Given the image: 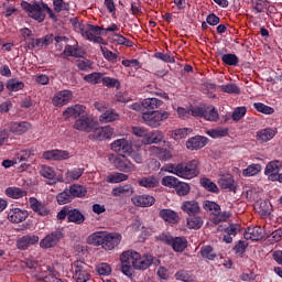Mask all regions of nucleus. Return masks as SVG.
Instances as JSON below:
<instances>
[{"label":"nucleus","mask_w":282,"mask_h":282,"mask_svg":"<svg viewBox=\"0 0 282 282\" xmlns=\"http://www.w3.org/2000/svg\"><path fill=\"white\" fill-rule=\"evenodd\" d=\"M101 83L105 87H120V80L113 78V77H105V75H102L101 77Z\"/></svg>","instance_id":"nucleus-62"},{"label":"nucleus","mask_w":282,"mask_h":282,"mask_svg":"<svg viewBox=\"0 0 282 282\" xmlns=\"http://www.w3.org/2000/svg\"><path fill=\"white\" fill-rule=\"evenodd\" d=\"M218 184L225 191H235V178L231 174L223 175L218 180Z\"/></svg>","instance_id":"nucleus-35"},{"label":"nucleus","mask_w":282,"mask_h":282,"mask_svg":"<svg viewBox=\"0 0 282 282\" xmlns=\"http://www.w3.org/2000/svg\"><path fill=\"white\" fill-rule=\"evenodd\" d=\"M39 243V236L36 235H26L17 240L18 250H28L30 246Z\"/></svg>","instance_id":"nucleus-18"},{"label":"nucleus","mask_w":282,"mask_h":282,"mask_svg":"<svg viewBox=\"0 0 282 282\" xmlns=\"http://www.w3.org/2000/svg\"><path fill=\"white\" fill-rule=\"evenodd\" d=\"M127 180H129V175L120 172L111 173L106 178L108 184H120V182H127Z\"/></svg>","instance_id":"nucleus-42"},{"label":"nucleus","mask_w":282,"mask_h":282,"mask_svg":"<svg viewBox=\"0 0 282 282\" xmlns=\"http://www.w3.org/2000/svg\"><path fill=\"white\" fill-rule=\"evenodd\" d=\"M8 91H21V89L25 88V83L15 79V78H11L9 80H7V85H6Z\"/></svg>","instance_id":"nucleus-46"},{"label":"nucleus","mask_w":282,"mask_h":282,"mask_svg":"<svg viewBox=\"0 0 282 282\" xmlns=\"http://www.w3.org/2000/svg\"><path fill=\"white\" fill-rule=\"evenodd\" d=\"M31 129L32 124L28 121L12 122L10 124V132L14 133V135H23V133H28Z\"/></svg>","instance_id":"nucleus-27"},{"label":"nucleus","mask_w":282,"mask_h":282,"mask_svg":"<svg viewBox=\"0 0 282 282\" xmlns=\"http://www.w3.org/2000/svg\"><path fill=\"white\" fill-rule=\"evenodd\" d=\"M70 272L75 282H87L91 279V267L83 260L72 262Z\"/></svg>","instance_id":"nucleus-4"},{"label":"nucleus","mask_w":282,"mask_h":282,"mask_svg":"<svg viewBox=\"0 0 282 282\" xmlns=\"http://www.w3.org/2000/svg\"><path fill=\"white\" fill-rule=\"evenodd\" d=\"M101 53L104 54V57L106 61H109V63H117L118 62V54L109 51V48L105 46H100Z\"/></svg>","instance_id":"nucleus-59"},{"label":"nucleus","mask_w":282,"mask_h":282,"mask_svg":"<svg viewBox=\"0 0 282 282\" xmlns=\"http://www.w3.org/2000/svg\"><path fill=\"white\" fill-rule=\"evenodd\" d=\"M72 98H74L72 90H61L54 95L52 104L54 107H65V105H69Z\"/></svg>","instance_id":"nucleus-15"},{"label":"nucleus","mask_w":282,"mask_h":282,"mask_svg":"<svg viewBox=\"0 0 282 282\" xmlns=\"http://www.w3.org/2000/svg\"><path fill=\"white\" fill-rule=\"evenodd\" d=\"M67 217V220L69 224H77V226H80V224H85V214L80 212L77 208H72L69 206H64L58 213H57V219L59 221H63Z\"/></svg>","instance_id":"nucleus-6"},{"label":"nucleus","mask_w":282,"mask_h":282,"mask_svg":"<svg viewBox=\"0 0 282 282\" xmlns=\"http://www.w3.org/2000/svg\"><path fill=\"white\" fill-rule=\"evenodd\" d=\"M120 241H122V235L119 232H109L106 231V236L104 238V250H115L120 246Z\"/></svg>","instance_id":"nucleus-14"},{"label":"nucleus","mask_w":282,"mask_h":282,"mask_svg":"<svg viewBox=\"0 0 282 282\" xmlns=\"http://www.w3.org/2000/svg\"><path fill=\"white\" fill-rule=\"evenodd\" d=\"M115 167L121 173H133L135 165L127 159V155L119 154L113 161Z\"/></svg>","instance_id":"nucleus-13"},{"label":"nucleus","mask_w":282,"mask_h":282,"mask_svg":"<svg viewBox=\"0 0 282 282\" xmlns=\"http://www.w3.org/2000/svg\"><path fill=\"white\" fill-rule=\"evenodd\" d=\"M53 8H54V11L57 13L63 12V10L68 11L69 3L65 2V0H53Z\"/></svg>","instance_id":"nucleus-61"},{"label":"nucleus","mask_w":282,"mask_h":282,"mask_svg":"<svg viewBox=\"0 0 282 282\" xmlns=\"http://www.w3.org/2000/svg\"><path fill=\"white\" fill-rule=\"evenodd\" d=\"M40 175L45 180H56V171L50 165H41Z\"/></svg>","instance_id":"nucleus-47"},{"label":"nucleus","mask_w":282,"mask_h":282,"mask_svg":"<svg viewBox=\"0 0 282 282\" xmlns=\"http://www.w3.org/2000/svg\"><path fill=\"white\" fill-rule=\"evenodd\" d=\"M34 156V150H22L15 155V164H21V162H28L29 158Z\"/></svg>","instance_id":"nucleus-48"},{"label":"nucleus","mask_w":282,"mask_h":282,"mask_svg":"<svg viewBox=\"0 0 282 282\" xmlns=\"http://www.w3.org/2000/svg\"><path fill=\"white\" fill-rule=\"evenodd\" d=\"M110 149L120 155V153H130L133 147L127 139H117L111 143Z\"/></svg>","instance_id":"nucleus-17"},{"label":"nucleus","mask_w":282,"mask_h":282,"mask_svg":"<svg viewBox=\"0 0 282 282\" xmlns=\"http://www.w3.org/2000/svg\"><path fill=\"white\" fill-rule=\"evenodd\" d=\"M28 217H30V214L28 213V210L21 209V208H11L8 212V216H7V218L11 224H23V221H25Z\"/></svg>","instance_id":"nucleus-16"},{"label":"nucleus","mask_w":282,"mask_h":282,"mask_svg":"<svg viewBox=\"0 0 282 282\" xmlns=\"http://www.w3.org/2000/svg\"><path fill=\"white\" fill-rule=\"evenodd\" d=\"M200 185L203 188H205V191H208L209 193H219V187H217V184L212 182L210 178H200Z\"/></svg>","instance_id":"nucleus-52"},{"label":"nucleus","mask_w":282,"mask_h":282,"mask_svg":"<svg viewBox=\"0 0 282 282\" xmlns=\"http://www.w3.org/2000/svg\"><path fill=\"white\" fill-rule=\"evenodd\" d=\"M181 208L183 213H186V215H189V217L199 215V213H202V207H199V203H197V200H185L183 202Z\"/></svg>","instance_id":"nucleus-23"},{"label":"nucleus","mask_w":282,"mask_h":282,"mask_svg":"<svg viewBox=\"0 0 282 282\" xmlns=\"http://www.w3.org/2000/svg\"><path fill=\"white\" fill-rule=\"evenodd\" d=\"M56 202L59 206H65V204H70V202H74L67 187L56 195Z\"/></svg>","instance_id":"nucleus-43"},{"label":"nucleus","mask_w":282,"mask_h":282,"mask_svg":"<svg viewBox=\"0 0 282 282\" xmlns=\"http://www.w3.org/2000/svg\"><path fill=\"white\" fill-rule=\"evenodd\" d=\"M139 259V252L134 250L123 251L120 256L121 261V272L126 276H133V270L135 268V262Z\"/></svg>","instance_id":"nucleus-5"},{"label":"nucleus","mask_w":282,"mask_h":282,"mask_svg":"<svg viewBox=\"0 0 282 282\" xmlns=\"http://www.w3.org/2000/svg\"><path fill=\"white\" fill-rule=\"evenodd\" d=\"M87 108L83 105H74L68 107L64 112V118H80V116H85V111Z\"/></svg>","instance_id":"nucleus-26"},{"label":"nucleus","mask_w":282,"mask_h":282,"mask_svg":"<svg viewBox=\"0 0 282 282\" xmlns=\"http://www.w3.org/2000/svg\"><path fill=\"white\" fill-rule=\"evenodd\" d=\"M138 184L143 188H158L160 186V178L155 175L143 176L138 180Z\"/></svg>","instance_id":"nucleus-28"},{"label":"nucleus","mask_w":282,"mask_h":282,"mask_svg":"<svg viewBox=\"0 0 282 282\" xmlns=\"http://www.w3.org/2000/svg\"><path fill=\"white\" fill-rule=\"evenodd\" d=\"M78 30L84 39L90 41V43H97L105 45V39L101 36L105 34V28L94 24H80L78 23Z\"/></svg>","instance_id":"nucleus-3"},{"label":"nucleus","mask_w":282,"mask_h":282,"mask_svg":"<svg viewBox=\"0 0 282 282\" xmlns=\"http://www.w3.org/2000/svg\"><path fill=\"white\" fill-rule=\"evenodd\" d=\"M253 108L256 111H259V113H264V116H272V113H274V108L263 102H254Z\"/></svg>","instance_id":"nucleus-54"},{"label":"nucleus","mask_w":282,"mask_h":282,"mask_svg":"<svg viewBox=\"0 0 282 282\" xmlns=\"http://www.w3.org/2000/svg\"><path fill=\"white\" fill-rule=\"evenodd\" d=\"M96 272L100 274V276H109V274H111V265L108 263H100L96 267Z\"/></svg>","instance_id":"nucleus-63"},{"label":"nucleus","mask_w":282,"mask_h":282,"mask_svg":"<svg viewBox=\"0 0 282 282\" xmlns=\"http://www.w3.org/2000/svg\"><path fill=\"white\" fill-rule=\"evenodd\" d=\"M243 238L247 241H260L263 239V229L261 227H248L243 232Z\"/></svg>","instance_id":"nucleus-22"},{"label":"nucleus","mask_w":282,"mask_h":282,"mask_svg":"<svg viewBox=\"0 0 282 282\" xmlns=\"http://www.w3.org/2000/svg\"><path fill=\"white\" fill-rule=\"evenodd\" d=\"M102 73L95 72L84 76V80L90 85H99V83H102Z\"/></svg>","instance_id":"nucleus-49"},{"label":"nucleus","mask_w":282,"mask_h":282,"mask_svg":"<svg viewBox=\"0 0 282 282\" xmlns=\"http://www.w3.org/2000/svg\"><path fill=\"white\" fill-rule=\"evenodd\" d=\"M228 128L217 127L215 129L207 130L206 133L209 138L217 140L218 138H226V135H228Z\"/></svg>","instance_id":"nucleus-44"},{"label":"nucleus","mask_w":282,"mask_h":282,"mask_svg":"<svg viewBox=\"0 0 282 282\" xmlns=\"http://www.w3.org/2000/svg\"><path fill=\"white\" fill-rule=\"evenodd\" d=\"M99 120L104 123L116 122V120H120V115L113 109H108L100 115Z\"/></svg>","instance_id":"nucleus-37"},{"label":"nucleus","mask_w":282,"mask_h":282,"mask_svg":"<svg viewBox=\"0 0 282 282\" xmlns=\"http://www.w3.org/2000/svg\"><path fill=\"white\" fill-rule=\"evenodd\" d=\"M218 87L224 94H241V88H239V86H237L236 84L220 85Z\"/></svg>","instance_id":"nucleus-56"},{"label":"nucleus","mask_w":282,"mask_h":282,"mask_svg":"<svg viewBox=\"0 0 282 282\" xmlns=\"http://www.w3.org/2000/svg\"><path fill=\"white\" fill-rule=\"evenodd\" d=\"M133 193H134L133 186H131L130 184L120 185L112 189L113 197H122V196L131 197V195H133Z\"/></svg>","instance_id":"nucleus-32"},{"label":"nucleus","mask_w":282,"mask_h":282,"mask_svg":"<svg viewBox=\"0 0 282 282\" xmlns=\"http://www.w3.org/2000/svg\"><path fill=\"white\" fill-rule=\"evenodd\" d=\"M203 118L209 122H217L219 120V112H217L215 107H205Z\"/></svg>","instance_id":"nucleus-45"},{"label":"nucleus","mask_w":282,"mask_h":282,"mask_svg":"<svg viewBox=\"0 0 282 282\" xmlns=\"http://www.w3.org/2000/svg\"><path fill=\"white\" fill-rule=\"evenodd\" d=\"M204 208L213 215H219V213L221 212V206L213 200H205Z\"/></svg>","instance_id":"nucleus-57"},{"label":"nucleus","mask_w":282,"mask_h":282,"mask_svg":"<svg viewBox=\"0 0 282 282\" xmlns=\"http://www.w3.org/2000/svg\"><path fill=\"white\" fill-rule=\"evenodd\" d=\"M164 139V135L160 131H152L148 132V135L145 139H142L143 144H159V142H162Z\"/></svg>","instance_id":"nucleus-38"},{"label":"nucleus","mask_w":282,"mask_h":282,"mask_svg":"<svg viewBox=\"0 0 282 282\" xmlns=\"http://www.w3.org/2000/svg\"><path fill=\"white\" fill-rule=\"evenodd\" d=\"M96 127H98V121L85 115L78 118L74 123V129L77 131H84L85 133H93Z\"/></svg>","instance_id":"nucleus-10"},{"label":"nucleus","mask_w":282,"mask_h":282,"mask_svg":"<svg viewBox=\"0 0 282 282\" xmlns=\"http://www.w3.org/2000/svg\"><path fill=\"white\" fill-rule=\"evenodd\" d=\"M164 171L177 175V177H182L183 180H193V177L199 175V161L192 160L178 164L170 163L164 166Z\"/></svg>","instance_id":"nucleus-2"},{"label":"nucleus","mask_w":282,"mask_h":282,"mask_svg":"<svg viewBox=\"0 0 282 282\" xmlns=\"http://www.w3.org/2000/svg\"><path fill=\"white\" fill-rule=\"evenodd\" d=\"M261 173V164H251L242 171L245 177H253V175H259Z\"/></svg>","instance_id":"nucleus-53"},{"label":"nucleus","mask_w":282,"mask_h":282,"mask_svg":"<svg viewBox=\"0 0 282 282\" xmlns=\"http://www.w3.org/2000/svg\"><path fill=\"white\" fill-rule=\"evenodd\" d=\"M160 241L171 246L174 252H184L188 248V240L184 237H173L170 234H162L159 237Z\"/></svg>","instance_id":"nucleus-8"},{"label":"nucleus","mask_w":282,"mask_h":282,"mask_svg":"<svg viewBox=\"0 0 282 282\" xmlns=\"http://www.w3.org/2000/svg\"><path fill=\"white\" fill-rule=\"evenodd\" d=\"M206 144H208V138L196 135L188 139V141L186 142V148L189 151H198V149H204Z\"/></svg>","instance_id":"nucleus-19"},{"label":"nucleus","mask_w":282,"mask_h":282,"mask_svg":"<svg viewBox=\"0 0 282 282\" xmlns=\"http://www.w3.org/2000/svg\"><path fill=\"white\" fill-rule=\"evenodd\" d=\"M153 265V256L139 253V258L134 262V270H149Z\"/></svg>","instance_id":"nucleus-25"},{"label":"nucleus","mask_w":282,"mask_h":282,"mask_svg":"<svg viewBox=\"0 0 282 282\" xmlns=\"http://www.w3.org/2000/svg\"><path fill=\"white\" fill-rule=\"evenodd\" d=\"M274 135H276V131L272 128H267L258 131L256 138L259 142H270Z\"/></svg>","instance_id":"nucleus-36"},{"label":"nucleus","mask_w":282,"mask_h":282,"mask_svg":"<svg viewBox=\"0 0 282 282\" xmlns=\"http://www.w3.org/2000/svg\"><path fill=\"white\" fill-rule=\"evenodd\" d=\"M29 203H30L32 212L40 215V217H47V215H50V209H47V206L45 204L39 202V199L31 197L29 199Z\"/></svg>","instance_id":"nucleus-20"},{"label":"nucleus","mask_w":282,"mask_h":282,"mask_svg":"<svg viewBox=\"0 0 282 282\" xmlns=\"http://www.w3.org/2000/svg\"><path fill=\"white\" fill-rule=\"evenodd\" d=\"M4 195H7V197H10L11 199H21L25 197V195H28V192L21 189L20 187L11 186L4 191Z\"/></svg>","instance_id":"nucleus-34"},{"label":"nucleus","mask_w":282,"mask_h":282,"mask_svg":"<svg viewBox=\"0 0 282 282\" xmlns=\"http://www.w3.org/2000/svg\"><path fill=\"white\" fill-rule=\"evenodd\" d=\"M169 113L167 111H144L142 110V120L148 127H151L152 129H158L163 122V120H167Z\"/></svg>","instance_id":"nucleus-7"},{"label":"nucleus","mask_w":282,"mask_h":282,"mask_svg":"<svg viewBox=\"0 0 282 282\" xmlns=\"http://www.w3.org/2000/svg\"><path fill=\"white\" fill-rule=\"evenodd\" d=\"M174 278L176 281L182 282H193L195 281V274H193V271L181 269L175 272Z\"/></svg>","instance_id":"nucleus-39"},{"label":"nucleus","mask_w":282,"mask_h":282,"mask_svg":"<svg viewBox=\"0 0 282 282\" xmlns=\"http://www.w3.org/2000/svg\"><path fill=\"white\" fill-rule=\"evenodd\" d=\"M216 54L220 56L224 65H228L229 67H237L239 65V56L235 53L224 54V50H218Z\"/></svg>","instance_id":"nucleus-21"},{"label":"nucleus","mask_w":282,"mask_h":282,"mask_svg":"<svg viewBox=\"0 0 282 282\" xmlns=\"http://www.w3.org/2000/svg\"><path fill=\"white\" fill-rule=\"evenodd\" d=\"M24 265L28 269L29 274L36 279L37 281H43V279L47 275L43 272V268L39 264V261L26 259L24 261Z\"/></svg>","instance_id":"nucleus-12"},{"label":"nucleus","mask_w":282,"mask_h":282,"mask_svg":"<svg viewBox=\"0 0 282 282\" xmlns=\"http://www.w3.org/2000/svg\"><path fill=\"white\" fill-rule=\"evenodd\" d=\"M113 43L117 45H124L126 47H133V42L120 33H113Z\"/></svg>","instance_id":"nucleus-50"},{"label":"nucleus","mask_w":282,"mask_h":282,"mask_svg":"<svg viewBox=\"0 0 282 282\" xmlns=\"http://www.w3.org/2000/svg\"><path fill=\"white\" fill-rule=\"evenodd\" d=\"M200 257L208 261H215V259H217V253L210 245H206L200 248Z\"/></svg>","instance_id":"nucleus-41"},{"label":"nucleus","mask_w":282,"mask_h":282,"mask_svg":"<svg viewBox=\"0 0 282 282\" xmlns=\"http://www.w3.org/2000/svg\"><path fill=\"white\" fill-rule=\"evenodd\" d=\"M66 188H68L72 199H80L87 195V187L80 184H73Z\"/></svg>","instance_id":"nucleus-29"},{"label":"nucleus","mask_w":282,"mask_h":282,"mask_svg":"<svg viewBox=\"0 0 282 282\" xmlns=\"http://www.w3.org/2000/svg\"><path fill=\"white\" fill-rule=\"evenodd\" d=\"M176 188V193L177 195H180V197H186V195H188V193H191V186L187 183H182L178 181Z\"/></svg>","instance_id":"nucleus-60"},{"label":"nucleus","mask_w":282,"mask_h":282,"mask_svg":"<svg viewBox=\"0 0 282 282\" xmlns=\"http://www.w3.org/2000/svg\"><path fill=\"white\" fill-rule=\"evenodd\" d=\"M159 217L167 224H177L180 216L173 209H161Z\"/></svg>","instance_id":"nucleus-33"},{"label":"nucleus","mask_w":282,"mask_h":282,"mask_svg":"<svg viewBox=\"0 0 282 282\" xmlns=\"http://www.w3.org/2000/svg\"><path fill=\"white\" fill-rule=\"evenodd\" d=\"M282 167L281 161H271L267 164L264 170V175H270V173H279Z\"/></svg>","instance_id":"nucleus-55"},{"label":"nucleus","mask_w":282,"mask_h":282,"mask_svg":"<svg viewBox=\"0 0 282 282\" xmlns=\"http://www.w3.org/2000/svg\"><path fill=\"white\" fill-rule=\"evenodd\" d=\"M161 184L167 188H176L177 184H180V180L175 176H164Z\"/></svg>","instance_id":"nucleus-58"},{"label":"nucleus","mask_w":282,"mask_h":282,"mask_svg":"<svg viewBox=\"0 0 282 282\" xmlns=\"http://www.w3.org/2000/svg\"><path fill=\"white\" fill-rule=\"evenodd\" d=\"M107 235V231H96L88 236L87 243L89 246H101V248L105 245V237Z\"/></svg>","instance_id":"nucleus-30"},{"label":"nucleus","mask_w":282,"mask_h":282,"mask_svg":"<svg viewBox=\"0 0 282 282\" xmlns=\"http://www.w3.org/2000/svg\"><path fill=\"white\" fill-rule=\"evenodd\" d=\"M248 109H246V107H238L234 110L231 118L235 122H239V120H241L246 113H247Z\"/></svg>","instance_id":"nucleus-64"},{"label":"nucleus","mask_w":282,"mask_h":282,"mask_svg":"<svg viewBox=\"0 0 282 282\" xmlns=\"http://www.w3.org/2000/svg\"><path fill=\"white\" fill-rule=\"evenodd\" d=\"M131 200L134 206H140L141 208H149V206H153L155 204V197L151 195L134 196Z\"/></svg>","instance_id":"nucleus-24"},{"label":"nucleus","mask_w":282,"mask_h":282,"mask_svg":"<svg viewBox=\"0 0 282 282\" xmlns=\"http://www.w3.org/2000/svg\"><path fill=\"white\" fill-rule=\"evenodd\" d=\"M113 135V128L111 126L106 127H95L93 132L88 135L89 140H97L102 142V140H110Z\"/></svg>","instance_id":"nucleus-11"},{"label":"nucleus","mask_w":282,"mask_h":282,"mask_svg":"<svg viewBox=\"0 0 282 282\" xmlns=\"http://www.w3.org/2000/svg\"><path fill=\"white\" fill-rule=\"evenodd\" d=\"M21 8L22 10H24V12H26L30 19L37 21V23H43V21H45V12L48 14L52 21H58V17H56L52 8H50V6H47V3L45 2L35 1L33 3H30L25 0H22Z\"/></svg>","instance_id":"nucleus-1"},{"label":"nucleus","mask_w":282,"mask_h":282,"mask_svg":"<svg viewBox=\"0 0 282 282\" xmlns=\"http://www.w3.org/2000/svg\"><path fill=\"white\" fill-rule=\"evenodd\" d=\"M63 237H65L63 230L56 229L46 235L40 241V248H42V250H50V248H56V246H58V243H61V241L63 240Z\"/></svg>","instance_id":"nucleus-9"},{"label":"nucleus","mask_w":282,"mask_h":282,"mask_svg":"<svg viewBox=\"0 0 282 282\" xmlns=\"http://www.w3.org/2000/svg\"><path fill=\"white\" fill-rule=\"evenodd\" d=\"M203 226L204 219H202V217L196 215L187 217V228H189V230H199Z\"/></svg>","instance_id":"nucleus-40"},{"label":"nucleus","mask_w":282,"mask_h":282,"mask_svg":"<svg viewBox=\"0 0 282 282\" xmlns=\"http://www.w3.org/2000/svg\"><path fill=\"white\" fill-rule=\"evenodd\" d=\"M164 105V101L158 98H147L141 102V107L148 111H155Z\"/></svg>","instance_id":"nucleus-31"},{"label":"nucleus","mask_w":282,"mask_h":282,"mask_svg":"<svg viewBox=\"0 0 282 282\" xmlns=\"http://www.w3.org/2000/svg\"><path fill=\"white\" fill-rule=\"evenodd\" d=\"M63 54L65 56H73L75 58H80L83 56V53L76 45H69V44L65 46Z\"/></svg>","instance_id":"nucleus-51"}]
</instances>
